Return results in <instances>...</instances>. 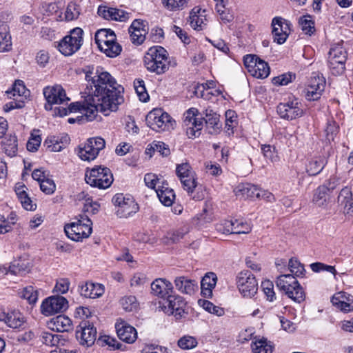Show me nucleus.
I'll return each instance as SVG.
<instances>
[{"mask_svg":"<svg viewBox=\"0 0 353 353\" xmlns=\"http://www.w3.org/2000/svg\"><path fill=\"white\" fill-rule=\"evenodd\" d=\"M328 59L346 61V52L341 46L332 47L329 52Z\"/></svg>","mask_w":353,"mask_h":353,"instance_id":"6e6d98bb","label":"nucleus"},{"mask_svg":"<svg viewBox=\"0 0 353 353\" xmlns=\"http://www.w3.org/2000/svg\"><path fill=\"white\" fill-rule=\"evenodd\" d=\"M41 142V137L39 130H33L31 133V137L27 143V149L29 151L34 152L38 150Z\"/></svg>","mask_w":353,"mask_h":353,"instance_id":"c03bdc74","label":"nucleus"},{"mask_svg":"<svg viewBox=\"0 0 353 353\" xmlns=\"http://www.w3.org/2000/svg\"><path fill=\"white\" fill-rule=\"evenodd\" d=\"M200 303L202 307L209 313L213 314L217 316H222L225 314V311L223 307L214 305L212 302L209 301H200Z\"/></svg>","mask_w":353,"mask_h":353,"instance_id":"de8ad7c7","label":"nucleus"},{"mask_svg":"<svg viewBox=\"0 0 353 353\" xmlns=\"http://www.w3.org/2000/svg\"><path fill=\"white\" fill-rule=\"evenodd\" d=\"M143 63L148 71L157 75L164 74L170 68L168 53L161 46L151 47L144 55Z\"/></svg>","mask_w":353,"mask_h":353,"instance_id":"f03ea898","label":"nucleus"},{"mask_svg":"<svg viewBox=\"0 0 353 353\" xmlns=\"http://www.w3.org/2000/svg\"><path fill=\"white\" fill-rule=\"evenodd\" d=\"M104 293V288L101 284L86 282L81 286L80 294L85 298L96 299Z\"/></svg>","mask_w":353,"mask_h":353,"instance_id":"a878e982","label":"nucleus"},{"mask_svg":"<svg viewBox=\"0 0 353 353\" xmlns=\"http://www.w3.org/2000/svg\"><path fill=\"white\" fill-rule=\"evenodd\" d=\"M120 304L123 310L127 312H132L138 308L139 303L134 296L130 295L123 297L120 300Z\"/></svg>","mask_w":353,"mask_h":353,"instance_id":"37998d69","label":"nucleus"},{"mask_svg":"<svg viewBox=\"0 0 353 353\" xmlns=\"http://www.w3.org/2000/svg\"><path fill=\"white\" fill-rule=\"evenodd\" d=\"M30 271V266L23 263L15 261L9 266V272L14 275H25Z\"/></svg>","mask_w":353,"mask_h":353,"instance_id":"09e8293b","label":"nucleus"},{"mask_svg":"<svg viewBox=\"0 0 353 353\" xmlns=\"http://www.w3.org/2000/svg\"><path fill=\"white\" fill-rule=\"evenodd\" d=\"M151 291L153 295L165 299L173 293V286L169 281L159 278L151 283Z\"/></svg>","mask_w":353,"mask_h":353,"instance_id":"412c9836","label":"nucleus"},{"mask_svg":"<svg viewBox=\"0 0 353 353\" xmlns=\"http://www.w3.org/2000/svg\"><path fill=\"white\" fill-rule=\"evenodd\" d=\"M101 51L103 52L109 57H115L119 55L121 51V46L116 42V41L110 43V45L103 46V48H99Z\"/></svg>","mask_w":353,"mask_h":353,"instance_id":"603ef678","label":"nucleus"},{"mask_svg":"<svg viewBox=\"0 0 353 353\" xmlns=\"http://www.w3.org/2000/svg\"><path fill=\"white\" fill-rule=\"evenodd\" d=\"M327 188L325 186L320 185L316 190L313 196V202L319 207L323 206L327 203Z\"/></svg>","mask_w":353,"mask_h":353,"instance_id":"ea45409f","label":"nucleus"},{"mask_svg":"<svg viewBox=\"0 0 353 353\" xmlns=\"http://www.w3.org/2000/svg\"><path fill=\"white\" fill-rule=\"evenodd\" d=\"M24 321V316L20 312L12 310L8 312L4 323L8 327L16 329L21 327Z\"/></svg>","mask_w":353,"mask_h":353,"instance_id":"e433bc0d","label":"nucleus"},{"mask_svg":"<svg viewBox=\"0 0 353 353\" xmlns=\"http://www.w3.org/2000/svg\"><path fill=\"white\" fill-rule=\"evenodd\" d=\"M233 234H248L251 231L249 223L240 220H234Z\"/></svg>","mask_w":353,"mask_h":353,"instance_id":"bf43d9fd","label":"nucleus"},{"mask_svg":"<svg viewBox=\"0 0 353 353\" xmlns=\"http://www.w3.org/2000/svg\"><path fill=\"white\" fill-rule=\"evenodd\" d=\"M27 90L22 81L18 80L14 82L11 91H7L8 94H12L13 97L15 96H26Z\"/></svg>","mask_w":353,"mask_h":353,"instance_id":"e2e57ef3","label":"nucleus"},{"mask_svg":"<svg viewBox=\"0 0 353 353\" xmlns=\"http://www.w3.org/2000/svg\"><path fill=\"white\" fill-rule=\"evenodd\" d=\"M69 112H80L86 117L88 121H92L97 116V112H100L98 105L93 101H90V95L83 102L71 103L68 106Z\"/></svg>","mask_w":353,"mask_h":353,"instance_id":"4468645a","label":"nucleus"},{"mask_svg":"<svg viewBox=\"0 0 353 353\" xmlns=\"http://www.w3.org/2000/svg\"><path fill=\"white\" fill-rule=\"evenodd\" d=\"M68 307L67 299L61 296H51L46 299L41 305V310L43 314L51 316L56 313L63 312Z\"/></svg>","mask_w":353,"mask_h":353,"instance_id":"2eb2a0df","label":"nucleus"},{"mask_svg":"<svg viewBox=\"0 0 353 353\" xmlns=\"http://www.w3.org/2000/svg\"><path fill=\"white\" fill-rule=\"evenodd\" d=\"M41 190L46 194H51L54 193L56 189V185L52 179L48 178L39 183Z\"/></svg>","mask_w":353,"mask_h":353,"instance_id":"69168bd1","label":"nucleus"},{"mask_svg":"<svg viewBox=\"0 0 353 353\" xmlns=\"http://www.w3.org/2000/svg\"><path fill=\"white\" fill-rule=\"evenodd\" d=\"M11 46L12 41L8 26L4 22H0V52L9 51Z\"/></svg>","mask_w":353,"mask_h":353,"instance_id":"f704fd0d","label":"nucleus"},{"mask_svg":"<svg viewBox=\"0 0 353 353\" xmlns=\"http://www.w3.org/2000/svg\"><path fill=\"white\" fill-rule=\"evenodd\" d=\"M105 142L101 137L90 138L83 146H79L78 155L83 161H92L97 158L99 152L105 148Z\"/></svg>","mask_w":353,"mask_h":353,"instance_id":"9b49d317","label":"nucleus"},{"mask_svg":"<svg viewBox=\"0 0 353 353\" xmlns=\"http://www.w3.org/2000/svg\"><path fill=\"white\" fill-rule=\"evenodd\" d=\"M186 134L190 139L198 137L203 127L202 119H193L192 121H188V124L183 126Z\"/></svg>","mask_w":353,"mask_h":353,"instance_id":"c9c22d12","label":"nucleus"},{"mask_svg":"<svg viewBox=\"0 0 353 353\" xmlns=\"http://www.w3.org/2000/svg\"><path fill=\"white\" fill-rule=\"evenodd\" d=\"M202 115L204 116L206 129L210 134H217L221 132V123L220 122V115L214 112L212 109L207 108Z\"/></svg>","mask_w":353,"mask_h":353,"instance_id":"aec40b11","label":"nucleus"},{"mask_svg":"<svg viewBox=\"0 0 353 353\" xmlns=\"http://www.w3.org/2000/svg\"><path fill=\"white\" fill-rule=\"evenodd\" d=\"M177 344L183 350H190L197 346L198 341L194 336L185 335L179 339Z\"/></svg>","mask_w":353,"mask_h":353,"instance_id":"a18cd8bd","label":"nucleus"},{"mask_svg":"<svg viewBox=\"0 0 353 353\" xmlns=\"http://www.w3.org/2000/svg\"><path fill=\"white\" fill-rule=\"evenodd\" d=\"M261 288L269 301H273L275 299V293L274 291L273 283L270 281H265L261 283Z\"/></svg>","mask_w":353,"mask_h":353,"instance_id":"680f3d73","label":"nucleus"},{"mask_svg":"<svg viewBox=\"0 0 353 353\" xmlns=\"http://www.w3.org/2000/svg\"><path fill=\"white\" fill-rule=\"evenodd\" d=\"M118 337L128 343H134L137 338L136 329L124 321L117 322L115 325Z\"/></svg>","mask_w":353,"mask_h":353,"instance_id":"4be33fe9","label":"nucleus"},{"mask_svg":"<svg viewBox=\"0 0 353 353\" xmlns=\"http://www.w3.org/2000/svg\"><path fill=\"white\" fill-rule=\"evenodd\" d=\"M174 122L171 117L162 109H154L146 117L148 125L156 132L170 130Z\"/></svg>","mask_w":353,"mask_h":353,"instance_id":"6e6552de","label":"nucleus"},{"mask_svg":"<svg viewBox=\"0 0 353 353\" xmlns=\"http://www.w3.org/2000/svg\"><path fill=\"white\" fill-rule=\"evenodd\" d=\"M92 225L91 220L86 215L82 214L75 221L66 224L64 231L69 239L79 241L90 236L92 232Z\"/></svg>","mask_w":353,"mask_h":353,"instance_id":"20e7f679","label":"nucleus"},{"mask_svg":"<svg viewBox=\"0 0 353 353\" xmlns=\"http://www.w3.org/2000/svg\"><path fill=\"white\" fill-rule=\"evenodd\" d=\"M83 31L80 28H75L70 34L64 37L58 43L57 48L65 56H70L78 51L83 43Z\"/></svg>","mask_w":353,"mask_h":353,"instance_id":"0eeeda50","label":"nucleus"},{"mask_svg":"<svg viewBox=\"0 0 353 353\" xmlns=\"http://www.w3.org/2000/svg\"><path fill=\"white\" fill-rule=\"evenodd\" d=\"M159 201L165 206H170L175 199V194L172 189L168 187L167 183L162 182L155 190Z\"/></svg>","mask_w":353,"mask_h":353,"instance_id":"c85d7f7f","label":"nucleus"},{"mask_svg":"<svg viewBox=\"0 0 353 353\" xmlns=\"http://www.w3.org/2000/svg\"><path fill=\"white\" fill-rule=\"evenodd\" d=\"M338 203L344 209V212L353 216V192L348 187L343 188L338 196Z\"/></svg>","mask_w":353,"mask_h":353,"instance_id":"393cba45","label":"nucleus"},{"mask_svg":"<svg viewBox=\"0 0 353 353\" xmlns=\"http://www.w3.org/2000/svg\"><path fill=\"white\" fill-rule=\"evenodd\" d=\"M205 12V10L201 12L199 7H194L191 10L188 21L194 30H202L206 28L207 19L204 14Z\"/></svg>","mask_w":353,"mask_h":353,"instance_id":"b1692460","label":"nucleus"},{"mask_svg":"<svg viewBox=\"0 0 353 353\" xmlns=\"http://www.w3.org/2000/svg\"><path fill=\"white\" fill-rule=\"evenodd\" d=\"M112 202L117 208L116 214L120 218H127L139 210L138 204L130 196L117 194L113 196Z\"/></svg>","mask_w":353,"mask_h":353,"instance_id":"1a4fd4ad","label":"nucleus"},{"mask_svg":"<svg viewBox=\"0 0 353 353\" xmlns=\"http://www.w3.org/2000/svg\"><path fill=\"white\" fill-rule=\"evenodd\" d=\"M129 33L132 42L136 45H141L145 39L148 32L144 21L140 19H135L129 28Z\"/></svg>","mask_w":353,"mask_h":353,"instance_id":"6ab92c4d","label":"nucleus"},{"mask_svg":"<svg viewBox=\"0 0 353 353\" xmlns=\"http://www.w3.org/2000/svg\"><path fill=\"white\" fill-rule=\"evenodd\" d=\"M272 35L274 41L278 44L285 42L290 32V23L280 17H276L272 19Z\"/></svg>","mask_w":353,"mask_h":353,"instance_id":"a211bd4d","label":"nucleus"},{"mask_svg":"<svg viewBox=\"0 0 353 353\" xmlns=\"http://www.w3.org/2000/svg\"><path fill=\"white\" fill-rule=\"evenodd\" d=\"M79 15V6L73 3L68 5L65 12V18L66 21H72L77 19Z\"/></svg>","mask_w":353,"mask_h":353,"instance_id":"0e129e2a","label":"nucleus"},{"mask_svg":"<svg viewBox=\"0 0 353 353\" xmlns=\"http://www.w3.org/2000/svg\"><path fill=\"white\" fill-rule=\"evenodd\" d=\"M116 35L110 29H101L95 33L94 40L99 48H103V46L110 45L116 41Z\"/></svg>","mask_w":353,"mask_h":353,"instance_id":"2f4dec72","label":"nucleus"},{"mask_svg":"<svg viewBox=\"0 0 353 353\" xmlns=\"http://www.w3.org/2000/svg\"><path fill=\"white\" fill-rule=\"evenodd\" d=\"M261 151L263 156L271 162L274 163L279 161L278 153L274 147L270 145H263L261 146Z\"/></svg>","mask_w":353,"mask_h":353,"instance_id":"5fc2aeb1","label":"nucleus"},{"mask_svg":"<svg viewBox=\"0 0 353 353\" xmlns=\"http://www.w3.org/2000/svg\"><path fill=\"white\" fill-rule=\"evenodd\" d=\"M166 303L168 306L167 312L176 317H181L185 313V302L182 296L172 293L166 298Z\"/></svg>","mask_w":353,"mask_h":353,"instance_id":"5701e85b","label":"nucleus"},{"mask_svg":"<svg viewBox=\"0 0 353 353\" xmlns=\"http://www.w3.org/2000/svg\"><path fill=\"white\" fill-rule=\"evenodd\" d=\"M147 282V278L142 273H136L130 279L131 287L141 288Z\"/></svg>","mask_w":353,"mask_h":353,"instance_id":"774afa93","label":"nucleus"},{"mask_svg":"<svg viewBox=\"0 0 353 353\" xmlns=\"http://www.w3.org/2000/svg\"><path fill=\"white\" fill-rule=\"evenodd\" d=\"M261 190L251 183H241L236 188V195L244 198H260Z\"/></svg>","mask_w":353,"mask_h":353,"instance_id":"473e14b6","label":"nucleus"},{"mask_svg":"<svg viewBox=\"0 0 353 353\" xmlns=\"http://www.w3.org/2000/svg\"><path fill=\"white\" fill-rule=\"evenodd\" d=\"M299 23L302 31L308 35H311L315 31L314 22L310 19V16H303L299 19Z\"/></svg>","mask_w":353,"mask_h":353,"instance_id":"49530a36","label":"nucleus"},{"mask_svg":"<svg viewBox=\"0 0 353 353\" xmlns=\"http://www.w3.org/2000/svg\"><path fill=\"white\" fill-rule=\"evenodd\" d=\"M44 145L52 152H59L64 146L63 142L54 136L48 137L46 139Z\"/></svg>","mask_w":353,"mask_h":353,"instance_id":"3c124183","label":"nucleus"},{"mask_svg":"<svg viewBox=\"0 0 353 353\" xmlns=\"http://www.w3.org/2000/svg\"><path fill=\"white\" fill-rule=\"evenodd\" d=\"M338 132L339 125L336 124V123L333 120H329L325 128L327 139L329 141H334V137L337 134Z\"/></svg>","mask_w":353,"mask_h":353,"instance_id":"052dcab7","label":"nucleus"},{"mask_svg":"<svg viewBox=\"0 0 353 353\" xmlns=\"http://www.w3.org/2000/svg\"><path fill=\"white\" fill-rule=\"evenodd\" d=\"M216 275L213 272H208L203 277L201 288L204 297L210 298L212 296V290L216 286Z\"/></svg>","mask_w":353,"mask_h":353,"instance_id":"7c9ffc66","label":"nucleus"},{"mask_svg":"<svg viewBox=\"0 0 353 353\" xmlns=\"http://www.w3.org/2000/svg\"><path fill=\"white\" fill-rule=\"evenodd\" d=\"M277 113L282 119L293 120L301 117L303 114V110L298 99H294L287 102L279 103L277 106Z\"/></svg>","mask_w":353,"mask_h":353,"instance_id":"ddd939ff","label":"nucleus"},{"mask_svg":"<svg viewBox=\"0 0 353 353\" xmlns=\"http://www.w3.org/2000/svg\"><path fill=\"white\" fill-rule=\"evenodd\" d=\"M176 288L181 293L192 294L197 288V283L194 280L188 279L185 276L176 277L174 280Z\"/></svg>","mask_w":353,"mask_h":353,"instance_id":"c756f323","label":"nucleus"},{"mask_svg":"<svg viewBox=\"0 0 353 353\" xmlns=\"http://www.w3.org/2000/svg\"><path fill=\"white\" fill-rule=\"evenodd\" d=\"M6 153L10 157H14L17 152V139L15 136H9L3 141Z\"/></svg>","mask_w":353,"mask_h":353,"instance_id":"a19ab883","label":"nucleus"},{"mask_svg":"<svg viewBox=\"0 0 353 353\" xmlns=\"http://www.w3.org/2000/svg\"><path fill=\"white\" fill-rule=\"evenodd\" d=\"M76 336L80 344L92 346L97 338V330L89 321H82L76 331Z\"/></svg>","mask_w":353,"mask_h":353,"instance_id":"dca6fc26","label":"nucleus"},{"mask_svg":"<svg viewBox=\"0 0 353 353\" xmlns=\"http://www.w3.org/2000/svg\"><path fill=\"white\" fill-rule=\"evenodd\" d=\"M134 87L140 101L146 102L149 99V95L146 91L144 81L141 79L135 80Z\"/></svg>","mask_w":353,"mask_h":353,"instance_id":"8fccbe9b","label":"nucleus"},{"mask_svg":"<svg viewBox=\"0 0 353 353\" xmlns=\"http://www.w3.org/2000/svg\"><path fill=\"white\" fill-rule=\"evenodd\" d=\"M276 285L292 301L301 303L305 299V294L296 277L290 274H282L277 277Z\"/></svg>","mask_w":353,"mask_h":353,"instance_id":"7ed1b4c3","label":"nucleus"},{"mask_svg":"<svg viewBox=\"0 0 353 353\" xmlns=\"http://www.w3.org/2000/svg\"><path fill=\"white\" fill-rule=\"evenodd\" d=\"M236 285L244 297L251 298L258 291V282L253 274L248 270L241 271L236 276Z\"/></svg>","mask_w":353,"mask_h":353,"instance_id":"9d476101","label":"nucleus"},{"mask_svg":"<svg viewBox=\"0 0 353 353\" xmlns=\"http://www.w3.org/2000/svg\"><path fill=\"white\" fill-rule=\"evenodd\" d=\"M27 188L24 185L18 184L15 186L16 194L20 201L23 208L27 210H34L35 205L26 192Z\"/></svg>","mask_w":353,"mask_h":353,"instance_id":"72a5a7b5","label":"nucleus"},{"mask_svg":"<svg viewBox=\"0 0 353 353\" xmlns=\"http://www.w3.org/2000/svg\"><path fill=\"white\" fill-rule=\"evenodd\" d=\"M327 163L325 155L315 156L308 161L306 165V172L310 176L319 174Z\"/></svg>","mask_w":353,"mask_h":353,"instance_id":"bb28decb","label":"nucleus"},{"mask_svg":"<svg viewBox=\"0 0 353 353\" xmlns=\"http://www.w3.org/2000/svg\"><path fill=\"white\" fill-rule=\"evenodd\" d=\"M176 173L183 185V189L196 201H201L204 198L203 194L197 193L192 195L197 187L194 173L188 163H183L176 165Z\"/></svg>","mask_w":353,"mask_h":353,"instance_id":"39448f33","label":"nucleus"},{"mask_svg":"<svg viewBox=\"0 0 353 353\" xmlns=\"http://www.w3.org/2000/svg\"><path fill=\"white\" fill-rule=\"evenodd\" d=\"M48 327L58 332H64L72 330V325L71 320L68 316L59 315L50 321Z\"/></svg>","mask_w":353,"mask_h":353,"instance_id":"cd10ccee","label":"nucleus"},{"mask_svg":"<svg viewBox=\"0 0 353 353\" xmlns=\"http://www.w3.org/2000/svg\"><path fill=\"white\" fill-rule=\"evenodd\" d=\"M288 266L291 273L295 276H303L305 270L303 265L297 259H290Z\"/></svg>","mask_w":353,"mask_h":353,"instance_id":"864d4df0","label":"nucleus"},{"mask_svg":"<svg viewBox=\"0 0 353 353\" xmlns=\"http://www.w3.org/2000/svg\"><path fill=\"white\" fill-rule=\"evenodd\" d=\"M250 73L256 78L265 79L270 74V68L266 62L259 59Z\"/></svg>","mask_w":353,"mask_h":353,"instance_id":"4c0bfd02","label":"nucleus"},{"mask_svg":"<svg viewBox=\"0 0 353 353\" xmlns=\"http://www.w3.org/2000/svg\"><path fill=\"white\" fill-rule=\"evenodd\" d=\"M85 180L92 187L106 189L112 183L113 176L109 168L97 166L86 171Z\"/></svg>","mask_w":353,"mask_h":353,"instance_id":"423d86ee","label":"nucleus"},{"mask_svg":"<svg viewBox=\"0 0 353 353\" xmlns=\"http://www.w3.org/2000/svg\"><path fill=\"white\" fill-rule=\"evenodd\" d=\"M325 87V80L322 76L311 77L308 84L304 90V97L307 101H317L323 92Z\"/></svg>","mask_w":353,"mask_h":353,"instance_id":"f8f14e48","label":"nucleus"},{"mask_svg":"<svg viewBox=\"0 0 353 353\" xmlns=\"http://www.w3.org/2000/svg\"><path fill=\"white\" fill-rule=\"evenodd\" d=\"M19 294L20 296L26 299L30 304H34L38 300V291L31 285L24 288Z\"/></svg>","mask_w":353,"mask_h":353,"instance_id":"79ce46f5","label":"nucleus"},{"mask_svg":"<svg viewBox=\"0 0 353 353\" xmlns=\"http://www.w3.org/2000/svg\"><path fill=\"white\" fill-rule=\"evenodd\" d=\"M59 335L52 332H43L41 334V341L48 346H56L59 343Z\"/></svg>","mask_w":353,"mask_h":353,"instance_id":"4d7b16f0","label":"nucleus"},{"mask_svg":"<svg viewBox=\"0 0 353 353\" xmlns=\"http://www.w3.org/2000/svg\"><path fill=\"white\" fill-rule=\"evenodd\" d=\"M252 349L254 353H272L273 347L270 342L261 339L252 343Z\"/></svg>","mask_w":353,"mask_h":353,"instance_id":"58836bf2","label":"nucleus"},{"mask_svg":"<svg viewBox=\"0 0 353 353\" xmlns=\"http://www.w3.org/2000/svg\"><path fill=\"white\" fill-rule=\"evenodd\" d=\"M84 71L85 80L88 82V91L85 93L90 95V101L94 102L105 116L117 111L119 105L124 101L122 95L123 88L108 72L97 70L95 75L92 77L93 72L90 67Z\"/></svg>","mask_w":353,"mask_h":353,"instance_id":"f257e3e1","label":"nucleus"},{"mask_svg":"<svg viewBox=\"0 0 353 353\" xmlns=\"http://www.w3.org/2000/svg\"><path fill=\"white\" fill-rule=\"evenodd\" d=\"M43 95L48 102V104L45 105L46 110H50L52 104H61L70 100L65 90L60 85L46 87L43 89Z\"/></svg>","mask_w":353,"mask_h":353,"instance_id":"f3484780","label":"nucleus"},{"mask_svg":"<svg viewBox=\"0 0 353 353\" xmlns=\"http://www.w3.org/2000/svg\"><path fill=\"white\" fill-rule=\"evenodd\" d=\"M70 282L68 279L61 278L57 281L54 291L59 294H65L70 288Z\"/></svg>","mask_w":353,"mask_h":353,"instance_id":"338daca9","label":"nucleus"},{"mask_svg":"<svg viewBox=\"0 0 353 353\" xmlns=\"http://www.w3.org/2000/svg\"><path fill=\"white\" fill-rule=\"evenodd\" d=\"M233 220H223L216 225V230L222 234H233Z\"/></svg>","mask_w":353,"mask_h":353,"instance_id":"13d9d810","label":"nucleus"}]
</instances>
